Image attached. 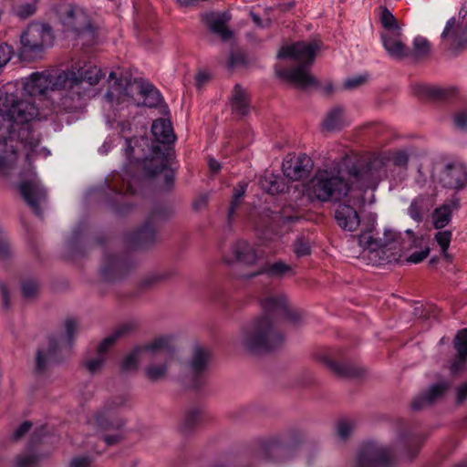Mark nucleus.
Listing matches in <instances>:
<instances>
[{
    "label": "nucleus",
    "mask_w": 467,
    "mask_h": 467,
    "mask_svg": "<svg viewBox=\"0 0 467 467\" xmlns=\"http://www.w3.org/2000/svg\"><path fill=\"white\" fill-rule=\"evenodd\" d=\"M268 217L271 223L277 225L299 220V216L285 214V212H271Z\"/></svg>",
    "instance_id": "864d4df0"
},
{
    "label": "nucleus",
    "mask_w": 467,
    "mask_h": 467,
    "mask_svg": "<svg viewBox=\"0 0 467 467\" xmlns=\"http://www.w3.org/2000/svg\"><path fill=\"white\" fill-rule=\"evenodd\" d=\"M355 423L351 420L342 419L336 425V435L341 441H346L351 435Z\"/></svg>",
    "instance_id": "de8ad7c7"
},
{
    "label": "nucleus",
    "mask_w": 467,
    "mask_h": 467,
    "mask_svg": "<svg viewBox=\"0 0 467 467\" xmlns=\"http://www.w3.org/2000/svg\"><path fill=\"white\" fill-rule=\"evenodd\" d=\"M460 198L454 196L450 202L436 208L433 213V225L435 229H442L451 219L453 211L460 209Z\"/></svg>",
    "instance_id": "473e14b6"
},
{
    "label": "nucleus",
    "mask_w": 467,
    "mask_h": 467,
    "mask_svg": "<svg viewBox=\"0 0 467 467\" xmlns=\"http://www.w3.org/2000/svg\"><path fill=\"white\" fill-rule=\"evenodd\" d=\"M294 252L297 257H303L310 254L309 243L302 238L297 239L294 244Z\"/></svg>",
    "instance_id": "bf43d9fd"
},
{
    "label": "nucleus",
    "mask_w": 467,
    "mask_h": 467,
    "mask_svg": "<svg viewBox=\"0 0 467 467\" xmlns=\"http://www.w3.org/2000/svg\"><path fill=\"white\" fill-rule=\"evenodd\" d=\"M432 206V199L429 194H421L412 200L408 213L412 220L417 223L423 221L424 214L427 213Z\"/></svg>",
    "instance_id": "e433bc0d"
},
{
    "label": "nucleus",
    "mask_w": 467,
    "mask_h": 467,
    "mask_svg": "<svg viewBox=\"0 0 467 467\" xmlns=\"http://www.w3.org/2000/svg\"><path fill=\"white\" fill-rule=\"evenodd\" d=\"M102 78L101 69L91 63L78 62L72 67L71 83L83 87L88 84V87L97 85Z\"/></svg>",
    "instance_id": "b1692460"
},
{
    "label": "nucleus",
    "mask_w": 467,
    "mask_h": 467,
    "mask_svg": "<svg viewBox=\"0 0 467 467\" xmlns=\"http://www.w3.org/2000/svg\"><path fill=\"white\" fill-rule=\"evenodd\" d=\"M425 437L414 433H403L400 437L402 447L401 455L405 460L412 461L420 451Z\"/></svg>",
    "instance_id": "c756f323"
},
{
    "label": "nucleus",
    "mask_w": 467,
    "mask_h": 467,
    "mask_svg": "<svg viewBox=\"0 0 467 467\" xmlns=\"http://www.w3.org/2000/svg\"><path fill=\"white\" fill-rule=\"evenodd\" d=\"M429 405L430 404H429V402H427L426 396H425L424 393L417 396L411 401V408L414 410H422L423 408H425L426 406H429Z\"/></svg>",
    "instance_id": "69168bd1"
},
{
    "label": "nucleus",
    "mask_w": 467,
    "mask_h": 467,
    "mask_svg": "<svg viewBox=\"0 0 467 467\" xmlns=\"http://www.w3.org/2000/svg\"><path fill=\"white\" fill-rule=\"evenodd\" d=\"M38 116L36 104L17 94L6 92L0 98V172H5L16 159V126Z\"/></svg>",
    "instance_id": "f03ea898"
},
{
    "label": "nucleus",
    "mask_w": 467,
    "mask_h": 467,
    "mask_svg": "<svg viewBox=\"0 0 467 467\" xmlns=\"http://www.w3.org/2000/svg\"><path fill=\"white\" fill-rule=\"evenodd\" d=\"M50 80L48 72H34L23 82L21 95L16 93L22 99L31 101L33 97L46 96L50 91Z\"/></svg>",
    "instance_id": "412c9836"
},
{
    "label": "nucleus",
    "mask_w": 467,
    "mask_h": 467,
    "mask_svg": "<svg viewBox=\"0 0 467 467\" xmlns=\"http://www.w3.org/2000/svg\"><path fill=\"white\" fill-rule=\"evenodd\" d=\"M144 349L150 355V361L144 368L146 379L150 382L165 379L176 352L174 337L170 335L160 336L146 344Z\"/></svg>",
    "instance_id": "423d86ee"
},
{
    "label": "nucleus",
    "mask_w": 467,
    "mask_h": 467,
    "mask_svg": "<svg viewBox=\"0 0 467 467\" xmlns=\"http://www.w3.org/2000/svg\"><path fill=\"white\" fill-rule=\"evenodd\" d=\"M161 216L162 212L159 208L154 209L140 228L126 234L125 241L128 245L139 249L153 244L157 240V220Z\"/></svg>",
    "instance_id": "ddd939ff"
},
{
    "label": "nucleus",
    "mask_w": 467,
    "mask_h": 467,
    "mask_svg": "<svg viewBox=\"0 0 467 467\" xmlns=\"http://www.w3.org/2000/svg\"><path fill=\"white\" fill-rule=\"evenodd\" d=\"M38 458L29 452H25L16 456L15 460L16 467H36Z\"/></svg>",
    "instance_id": "603ef678"
},
{
    "label": "nucleus",
    "mask_w": 467,
    "mask_h": 467,
    "mask_svg": "<svg viewBox=\"0 0 467 467\" xmlns=\"http://www.w3.org/2000/svg\"><path fill=\"white\" fill-rule=\"evenodd\" d=\"M232 253L235 259L244 265H254L258 260V254L254 247L244 240H239L232 245Z\"/></svg>",
    "instance_id": "f704fd0d"
},
{
    "label": "nucleus",
    "mask_w": 467,
    "mask_h": 467,
    "mask_svg": "<svg viewBox=\"0 0 467 467\" xmlns=\"http://www.w3.org/2000/svg\"><path fill=\"white\" fill-rule=\"evenodd\" d=\"M291 272L292 268L289 265L284 263L283 261H277L273 264H265L260 268L259 271L251 275L250 276L254 277L258 275H266L269 277L282 278Z\"/></svg>",
    "instance_id": "58836bf2"
},
{
    "label": "nucleus",
    "mask_w": 467,
    "mask_h": 467,
    "mask_svg": "<svg viewBox=\"0 0 467 467\" xmlns=\"http://www.w3.org/2000/svg\"><path fill=\"white\" fill-rule=\"evenodd\" d=\"M134 328V325L131 323H125L120 325L110 336L104 338L103 341L99 343L98 346V356L93 358H89L84 361L85 368L90 373H96L100 369L103 363L105 362V354L109 350V348L114 345L116 340L127 335Z\"/></svg>",
    "instance_id": "f3484780"
},
{
    "label": "nucleus",
    "mask_w": 467,
    "mask_h": 467,
    "mask_svg": "<svg viewBox=\"0 0 467 467\" xmlns=\"http://www.w3.org/2000/svg\"><path fill=\"white\" fill-rule=\"evenodd\" d=\"M87 95V88L80 87L76 83H71L69 88L66 90L59 101L55 106L57 112H75L81 109L85 106V97Z\"/></svg>",
    "instance_id": "4be33fe9"
},
{
    "label": "nucleus",
    "mask_w": 467,
    "mask_h": 467,
    "mask_svg": "<svg viewBox=\"0 0 467 467\" xmlns=\"http://www.w3.org/2000/svg\"><path fill=\"white\" fill-rule=\"evenodd\" d=\"M77 328L78 325L75 319H67L65 321L66 337H50L48 338L47 349H37L36 355V371L37 373H43L50 364L59 362L61 360V358L58 355L60 344L63 341L64 347L69 348L72 345Z\"/></svg>",
    "instance_id": "1a4fd4ad"
},
{
    "label": "nucleus",
    "mask_w": 467,
    "mask_h": 467,
    "mask_svg": "<svg viewBox=\"0 0 467 467\" xmlns=\"http://www.w3.org/2000/svg\"><path fill=\"white\" fill-rule=\"evenodd\" d=\"M431 46L427 38L418 36L413 40V47L410 56L416 59L423 58L430 53Z\"/></svg>",
    "instance_id": "c03bdc74"
},
{
    "label": "nucleus",
    "mask_w": 467,
    "mask_h": 467,
    "mask_svg": "<svg viewBox=\"0 0 467 467\" xmlns=\"http://www.w3.org/2000/svg\"><path fill=\"white\" fill-rule=\"evenodd\" d=\"M36 12V3H26L18 5L15 10V15L20 19H26Z\"/></svg>",
    "instance_id": "6e6d98bb"
},
{
    "label": "nucleus",
    "mask_w": 467,
    "mask_h": 467,
    "mask_svg": "<svg viewBox=\"0 0 467 467\" xmlns=\"http://www.w3.org/2000/svg\"><path fill=\"white\" fill-rule=\"evenodd\" d=\"M12 254V250L6 234L0 228V259L6 260Z\"/></svg>",
    "instance_id": "4d7b16f0"
},
{
    "label": "nucleus",
    "mask_w": 467,
    "mask_h": 467,
    "mask_svg": "<svg viewBox=\"0 0 467 467\" xmlns=\"http://www.w3.org/2000/svg\"><path fill=\"white\" fill-rule=\"evenodd\" d=\"M442 187L461 191L467 185V168L461 162H449L439 176Z\"/></svg>",
    "instance_id": "aec40b11"
},
{
    "label": "nucleus",
    "mask_w": 467,
    "mask_h": 467,
    "mask_svg": "<svg viewBox=\"0 0 467 467\" xmlns=\"http://www.w3.org/2000/svg\"><path fill=\"white\" fill-rule=\"evenodd\" d=\"M32 121L28 120L25 124L21 123L16 126V151L18 150V145L22 144L25 147L33 150L39 143L38 134L32 128Z\"/></svg>",
    "instance_id": "2f4dec72"
},
{
    "label": "nucleus",
    "mask_w": 467,
    "mask_h": 467,
    "mask_svg": "<svg viewBox=\"0 0 467 467\" xmlns=\"http://www.w3.org/2000/svg\"><path fill=\"white\" fill-rule=\"evenodd\" d=\"M304 439V433L296 429H292L285 433L271 438L265 445L269 458L272 454L285 453L290 447L300 443Z\"/></svg>",
    "instance_id": "5701e85b"
},
{
    "label": "nucleus",
    "mask_w": 467,
    "mask_h": 467,
    "mask_svg": "<svg viewBox=\"0 0 467 467\" xmlns=\"http://www.w3.org/2000/svg\"><path fill=\"white\" fill-rule=\"evenodd\" d=\"M170 276L171 275L168 272L150 274L140 281V286L142 288H150L155 285L167 280Z\"/></svg>",
    "instance_id": "3c124183"
},
{
    "label": "nucleus",
    "mask_w": 467,
    "mask_h": 467,
    "mask_svg": "<svg viewBox=\"0 0 467 467\" xmlns=\"http://www.w3.org/2000/svg\"><path fill=\"white\" fill-rule=\"evenodd\" d=\"M320 47L317 43L299 41L290 46L283 47L278 52V58H291L298 66L283 68L277 71L278 77L284 78L300 88L317 84L316 78L308 73V67L313 64Z\"/></svg>",
    "instance_id": "39448f33"
},
{
    "label": "nucleus",
    "mask_w": 467,
    "mask_h": 467,
    "mask_svg": "<svg viewBox=\"0 0 467 467\" xmlns=\"http://www.w3.org/2000/svg\"><path fill=\"white\" fill-rule=\"evenodd\" d=\"M455 356L451 360L450 371L457 374L462 371L467 365V328L460 330L453 339Z\"/></svg>",
    "instance_id": "a878e982"
},
{
    "label": "nucleus",
    "mask_w": 467,
    "mask_h": 467,
    "mask_svg": "<svg viewBox=\"0 0 467 467\" xmlns=\"http://www.w3.org/2000/svg\"><path fill=\"white\" fill-rule=\"evenodd\" d=\"M91 460L89 457L80 456L71 460L70 467H90Z\"/></svg>",
    "instance_id": "774afa93"
},
{
    "label": "nucleus",
    "mask_w": 467,
    "mask_h": 467,
    "mask_svg": "<svg viewBox=\"0 0 467 467\" xmlns=\"http://www.w3.org/2000/svg\"><path fill=\"white\" fill-rule=\"evenodd\" d=\"M19 192L34 213L42 217L43 212L40 203L46 201L47 192L40 182L36 178L22 182L19 184Z\"/></svg>",
    "instance_id": "a211bd4d"
},
{
    "label": "nucleus",
    "mask_w": 467,
    "mask_h": 467,
    "mask_svg": "<svg viewBox=\"0 0 467 467\" xmlns=\"http://www.w3.org/2000/svg\"><path fill=\"white\" fill-rule=\"evenodd\" d=\"M48 80H50V91L60 90L66 87L68 89L71 85V70L56 73L48 72Z\"/></svg>",
    "instance_id": "a19ab883"
},
{
    "label": "nucleus",
    "mask_w": 467,
    "mask_h": 467,
    "mask_svg": "<svg viewBox=\"0 0 467 467\" xmlns=\"http://www.w3.org/2000/svg\"><path fill=\"white\" fill-rule=\"evenodd\" d=\"M209 359V352L206 349L201 347L194 348L191 358L184 363L181 373V380L183 385L190 389H199L203 386Z\"/></svg>",
    "instance_id": "9d476101"
},
{
    "label": "nucleus",
    "mask_w": 467,
    "mask_h": 467,
    "mask_svg": "<svg viewBox=\"0 0 467 467\" xmlns=\"http://www.w3.org/2000/svg\"><path fill=\"white\" fill-rule=\"evenodd\" d=\"M140 92L144 97L143 104L149 108L157 107L161 101L159 90L150 84L141 85Z\"/></svg>",
    "instance_id": "79ce46f5"
},
{
    "label": "nucleus",
    "mask_w": 467,
    "mask_h": 467,
    "mask_svg": "<svg viewBox=\"0 0 467 467\" xmlns=\"http://www.w3.org/2000/svg\"><path fill=\"white\" fill-rule=\"evenodd\" d=\"M15 51L7 43L0 44V68L4 67L12 58Z\"/></svg>",
    "instance_id": "13d9d810"
},
{
    "label": "nucleus",
    "mask_w": 467,
    "mask_h": 467,
    "mask_svg": "<svg viewBox=\"0 0 467 467\" xmlns=\"http://www.w3.org/2000/svg\"><path fill=\"white\" fill-rule=\"evenodd\" d=\"M366 78L364 76H357L348 78L344 83V88L347 89H354L364 84Z\"/></svg>",
    "instance_id": "e2e57ef3"
},
{
    "label": "nucleus",
    "mask_w": 467,
    "mask_h": 467,
    "mask_svg": "<svg viewBox=\"0 0 467 467\" xmlns=\"http://www.w3.org/2000/svg\"><path fill=\"white\" fill-rule=\"evenodd\" d=\"M209 30L220 36L223 41L232 38L233 31L227 26L229 16L225 13H210L203 17Z\"/></svg>",
    "instance_id": "c85d7f7f"
},
{
    "label": "nucleus",
    "mask_w": 467,
    "mask_h": 467,
    "mask_svg": "<svg viewBox=\"0 0 467 467\" xmlns=\"http://www.w3.org/2000/svg\"><path fill=\"white\" fill-rule=\"evenodd\" d=\"M359 243L370 251L380 254L389 262L398 260L401 256V252L405 250L400 234L392 230H386L383 238L379 239L361 235Z\"/></svg>",
    "instance_id": "9b49d317"
},
{
    "label": "nucleus",
    "mask_w": 467,
    "mask_h": 467,
    "mask_svg": "<svg viewBox=\"0 0 467 467\" xmlns=\"http://www.w3.org/2000/svg\"><path fill=\"white\" fill-rule=\"evenodd\" d=\"M380 22L384 27L382 32H398L401 30L396 17L387 7H383L381 10Z\"/></svg>",
    "instance_id": "49530a36"
},
{
    "label": "nucleus",
    "mask_w": 467,
    "mask_h": 467,
    "mask_svg": "<svg viewBox=\"0 0 467 467\" xmlns=\"http://www.w3.org/2000/svg\"><path fill=\"white\" fill-rule=\"evenodd\" d=\"M335 220L341 229L348 232H355L360 224L358 212L347 203L337 205L335 211Z\"/></svg>",
    "instance_id": "cd10ccee"
},
{
    "label": "nucleus",
    "mask_w": 467,
    "mask_h": 467,
    "mask_svg": "<svg viewBox=\"0 0 467 467\" xmlns=\"http://www.w3.org/2000/svg\"><path fill=\"white\" fill-rule=\"evenodd\" d=\"M415 93L421 98L434 100H446L457 93L456 88H442L435 86L419 84L414 87Z\"/></svg>",
    "instance_id": "7c9ffc66"
},
{
    "label": "nucleus",
    "mask_w": 467,
    "mask_h": 467,
    "mask_svg": "<svg viewBox=\"0 0 467 467\" xmlns=\"http://www.w3.org/2000/svg\"><path fill=\"white\" fill-rule=\"evenodd\" d=\"M313 161L305 153L288 155L283 161L284 175L291 181H299L309 175L313 169Z\"/></svg>",
    "instance_id": "6ab92c4d"
},
{
    "label": "nucleus",
    "mask_w": 467,
    "mask_h": 467,
    "mask_svg": "<svg viewBox=\"0 0 467 467\" xmlns=\"http://www.w3.org/2000/svg\"><path fill=\"white\" fill-rule=\"evenodd\" d=\"M261 306L265 314L270 315L275 322L278 318H285L293 324L301 320V313L288 306L286 297L283 295L267 296L261 300Z\"/></svg>",
    "instance_id": "2eb2a0df"
},
{
    "label": "nucleus",
    "mask_w": 467,
    "mask_h": 467,
    "mask_svg": "<svg viewBox=\"0 0 467 467\" xmlns=\"http://www.w3.org/2000/svg\"><path fill=\"white\" fill-rule=\"evenodd\" d=\"M142 351H145L144 346L136 347L129 355L124 358L121 363V369L125 372L135 370L138 366V356Z\"/></svg>",
    "instance_id": "09e8293b"
},
{
    "label": "nucleus",
    "mask_w": 467,
    "mask_h": 467,
    "mask_svg": "<svg viewBox=\"0 0 467 467\" xmlns=\"http://www.w3.org/2000/svg\"><path fill=\"white\" fill-rule=\"evenodd\" d=\"M60 21L67 31H71L84 46H93L98 39V26L80 6L67 4L59 11Z\"/></svg>",
    "instance_id": "6e6552de"
},
{
    "label": "nucleus",
    "mask_w": 467,
    "mask_h": 467,
    "mask_svg": "<svg viewBox=\"0 0 467 467\" xmlns=\"http://www.w3.org/2000/svg\"><path fill=\"white\" fill-rule=\"evenodd\" d=\"M248 99L246 91L241 85L236 84L232 94V108L234 112L244 116L248 112Z\"/></svg>",
    "instance_id": "ea45409f"
},
{
    "label": "nucleus",
    "mask_w": 467,
    "mask_h": 467,
    "mask_svg": "<svg viewBox=\"0 0 467 467\" xmlns=\"http://www.w3.org/2000/svg\"><path fill=\"white\" fill-rule=\"evenodd\" d=\"M134 265L127 254H112L104 253L100 275L107 282H114L126 276Z\"/></svg>",
    "instance_id": "4468645a"
},
{
    "label": "nucleus",
    "mask_w": 467,
    "mask_h": 467,
    "mask_svg": "<svg viewBox=\"0 0 467 467\" xmlns=\"http://www.w3.org/2000/svg\"><path fill=\"white\" fill-rule=\"evenodd\" d=\"M430 249L425 248L424 250L412 253L408 258V263L419 264L422 262L429 254Z\"/></svg>",
    "instance_id": "680f3d73"
},
{
    "label": "nucleus",
    "mask_w": 467,
    "mask_h": 467,
    "mask_svg": "<svg viewBox=\"0 0 467 467\" xmlns=\"http://www.w3.org/2000/svg\"><path fill=\"white\" fill-rule=\"evenodd\" d=\"M151 133L154 140H150L146 137L126 140V155L130 157L133 153L132 141L140 147H147V152L142 160V167L148 176H155L167 170L169 161L174 151L171 144L176 136L173 132L171 122L165 119H158L151 125Z\"/></svg>",
    "instance_id": "7ed1b4c3"
},
{
    "label": "nucleus",
    "mask_w": 467,
    "mask_h": 467,
    "mask_svg": "<svg viewBox=\"0 0 467 467\" xmlns=\"http://www.w3.org/2000/svg\"><path fill=\"white\" fill-rule=\"evenodd\" d=\"M441 37L445 48L453 56H458L467 47V25L464 27L456 26V19L451 17L447 21Z\"/></svg>",
    "instance_id": "dca6fc26"
},
{
    "label": "nucleus",
    "mask_w": 467,
    "mask_h": 467,
    "mask_svg": "<svg viewBox=\"0 0 467 467\" xmlns=\"http://www.w3.org/2000/svg\"><path fill=\"white\" fill-rule=\"evenodd\" d=\"M324 363L336 376L339 378H358L364 374L363 368L351 363L337 362L330 358H325Z\"/></svg>",
    "instance_id": "72a5a7b5"
},
{
    "label": "nucleus",
    "mask_w": 467,
    "mask_h": 467,
    "mask_svg": "<svg viewBox=\"0 0 467 467\" xmlns=\"http://www.w3.org/2000/svg\"><path fill=\"white\" fill-rule=\"evenodd\" d=\"M125 403V399L123 397H115L109 401H108L103 410L99 412L95 417V423L98 428L101 431H109V430H119L121 426H123V422L117 420L114 421L110 419V411L113 410L121 407Z\"/></svg>",
    "instance_id": "bb28decb"
},
{
    "label": "nucleus",
    "mask_w": 467,
    "mask_h": 467,
    "mask_svg": "<svg viewBox=\"0 0 467 467\" xmlns=\"http://www.w3.org/2000/svg\"><path fill=\"white\" fill-rule=\"evenodd\" d=\"M201 421V410L193 408L185 413L183 422L181 425V431L183 433L192 431Z\"/></svg>",
    "instance_id": "37998d69"
},
{
    "label": "nucleus",
    "mask_w": 467,
    "mask_h": 467,
    "mask_svg": "<svg viewBox=\"0 0 467 467\" xmlns=\"http://www.w3.org/2000/svg\"><path fill=\"white\" fill-rule=\"evenodd\" d=\"M348 125L344 108L336 106L332 108L322 121V127L327 131L339 130Z\"/></svg>",
    "instance_id": "c9c22d12"
},
{
    "label": "nucleus",
    "mask_w": 467,
    "mask_h": 467,
    "mask_svg": "<svg viewBox=\"0 0 467 467\" xmlns=\"http://www.w3.org/2000/svg\"><path fill=\"white\" fill-rule=\"evenodd\" d=\"M451 235L452 234L451 231L445 230L439 231L434 237L441 247L443 256L449 261L451 259V256L447 253V250L451 244Z\"/></svg>",
    "instance_id": "8fccbe9b"
},
{
    "label": "nucleus",
    "mask_w": 467,
    "mask_h": 467,
    "mask_svg": "<svg viewBox=\"0 0 467 467\" xmlns=\"http://www.w3.org/2000/svg\"><path fill=\"white\" fill-rule=\"evenodd\" d=\"M245 63V58L244 55L241 53H231L229 56V59L227 62V67L230 69L234 68L238 65H244Z\"/></svg>",
    "instance_id": "052dcab7"
},
{
    "label": "nucleus",
    "mask_w": 467,
    "mask_h": 467,
    "mask_svg": "<svg viewBox=\"0 0 467 467\" xmlns=\"http://www.w3.org/2000/svg\"><path fill=\"white\" fill-rule=\"evenodd\" d=\"M39 284L35 279L25 280L22 283V295L25 298H33L36 296Z\"/></svg>",
    "instance_id": "5fc2aeb1"
},
{
    "label": "nucleus",
    "mask_w": 467,
    "mask_h": 467,
    "mask_svg": "<svg viewBox=\"0 0 467 467\" xmlns=\"http://www.w3.org/2000/svg\"><path fill=\"white\" fill-rule=\"evenodd\" d=\"M454 124L459 129L467 130V112H458L454 117Z\"/></svg>",
    "instance_id": "338daca9"
},
{
    "label": "nucleus",
    "mask_w": 467,
    "mask_h": 467,
    "mask_svg": "<svg viewBox=\"0 0 467 467\" xmlns=\"http://www.w3.org/2000/svg\"><path fill=\"white\" fill-rule=\"evenodd\" d=\"M450 386V382L447 381H441L431 385L429 389L424 392L427 402H429V404H432L437 400L441 398L449 389Z\"/></svg>",
    "instance_id": "a18cd8bd"
},
{
    "label": "nucleus",
    "mask_w": 467,
    "mask_h": 467,
    "mask_svg": "<svg viewBox=\"0 0 467 467\" xmlns=\"http://www.w3.org/2000/svg\"><path fill=\"white\" fill-rule=\"evenodd\" d=\"M382 45L388 55L394 59H403L410 56V50L402 41L401 30L398 32H381Z\"/></svg>",
    "instance_id": "393cba45"
},
{
    "label": "nucleus",
    "mask_w": 467,
    "mask_h": 467,
    "mask_svg": "<svg viewBox=\"0 0 467 467\" xmlns=\"http://www.w3.org/2000/svg\"><path fill=\"white\" fill-rule=\"evenodd\" d=\"M54 42L52 27L47 24L34 22L20 35L17 55L21 61L32 62L42 58L45 50Z\"/></svg>",
    "instance_id": "0eeeda50"
},
{
    "label": "nucleus",
    "mask_w": 467,
    "mask_h": 467,
    "mask_svg": "<svg viewBox=\"0 0 467 467\" xmlns=\"http://www.w3.org/2000/svg\"><path fill=\"white\" fill-rule=\"evenodd\" d=\"M394 462L395 458L389 448L368 441L360 448L355 467H391Z\"/></svg>",
    "instance_id": "f8f14e48"
},
{
    "label": "nucleus",
    "mask_w": 467,
    "mask_h": 467,
    "mask_svg": "<svg viewBox=\"0 0 467 467\" xmlns=\"http://www.w3.org/2000/svg\"><path fill=\"white\" fill-rule=\"evenodd\" d=\"M284 343V336L270 315L263 314L245 324L240 331L239 345L248 353L260 355L272 352Z\"/></svg>",
    "instance_id": "20e7f679"
},
{
    "label": "nucleus",
    "mask_w": 467,
    "mask_h": 467,
    "mask_svg": "<svg viewBox=\"0 0 467 467\" xmlns=\"http://www.w3.org/2000/svg\"><path fill=\"white\" fill-rule=\"evenodd\" d=\"M381 166L382 162L379 159L366 163H355L348 169V181L335 171L319 170L307 182L306 195L311 201L339 202L348 192L358 191V195L356 197L363 199L362 193L377 185Z\"/></svg>",
    "instance_id": "f257e3e1"
},
{
    "label": "nucleus",
    "mask_w": 467,
    "mask_h": 467,
    "mask_svg": "<svg viewBox=\"0 0 467 467\" xmlns=\"http://www.w3.org/2000/svg\"><path fill=\"white\" fill-rule=\"evenodd\" d=\"M259 185L264 192L271 195L283 192L286 188L284 179L271 172H265V174L260 177Z\"/></svg>",
    "instance_id": "4c0bfd02"
},
{
    "label": "nucleus",
    "mask_w": 467,
    "mask_h": 467,
    "mask_svg": "<svg viewBox=\"0 0 467 467\" xmlns=\"http://www.w3.org/2000/svg\"><path fill=\"white\" fill-rule=\"evenodd\" d=\"M174 171L172 170H169L164 174V182L162 185V190L166 192H170L173 189L174 186Z\"/></svg>",
    "instance_id": "0e129e2a"
}]
</instances>
